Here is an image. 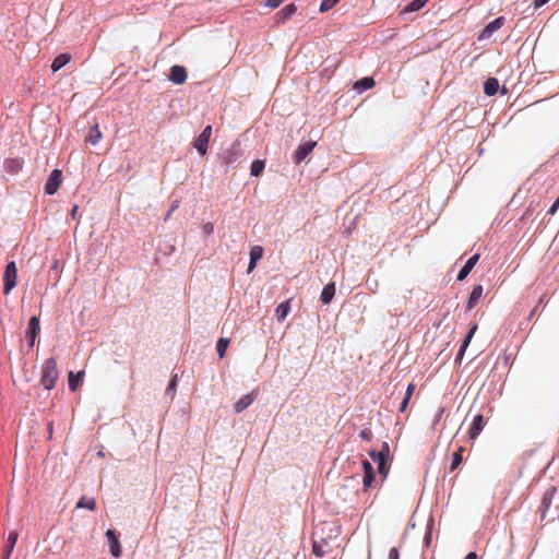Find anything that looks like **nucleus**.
<instances>
[{
  "instance_id": "obj_27",
  "label": "nucleus",
  "mask_w": 559,
  "mask_h": 559,
  "mask_svg": "<svg viewBox=\"0 0 559 559\" xmlns=\"http://www.w3.org/2000/svg\"><path fill=\"white\" fill-rule=\"evenodd\" d=\"M428 0H413L404 9L403 12H415L420 10L427 4Z\"/></svg>"
},
{
  "instance_id": "obj_39",
  "label": "nucleus",
  "mask_w": 559,
  "mask_h": 559,
  "mask_svg": "<svg viewBox=\"0 0 559 559\" xmlns=\"http://www.w3.org/2000/svg\"><path fill=\"white\" fill-rule=\"evenodd\" d=\"M558 209H559V197L556 199L554 204L550 206V209L548 211V214L549 215H555L557 213Z\"/></svg>"
},
{
  "instance_id": "obj_2",
  "label": "nucleus",
  "mask_w": 559,
  "mask_h": 559,
  "mask_svg": "<svg viewBox=\"0 0 559 559\" xmlns=\"http://www.w3.org/2000/svg\"><path fill=\"white\" fill-rule=\"evenodd\" d=\"M17 281V267L14 261L7 264L3 273V293L5 295L15 287Z\"/></svg>"
},
{
  "instance_id": "obj_34",
  "label": "nucleus",
  "mask_w": 559,
  "mask_h": 559,
  "mask_svg": "<svg viewBox=\"0 0 559 559\" xmlns=\"http://www.w3.org/2000/svg\"><path fill=\"white\" fill-rule=\"evenodd\" d=\"M373 480H374V472L364 474L362 484L366 489L371 486Z\"/></svg>"
},
{
  "instance_id": "obj_26",
  "label": "nucleus",
  "mask_w": 559,
  "mask_h": 559,
  "mask_svg": "<svg viewBox=\"0 0 559 559\" xmlns=\"http://www.w3.org/2000/svg\"><path fill=\"white\" fill-rule=\"evenodd\" d=\"M16 540H17V533L16 532H11L8 536V546L5 548V552H4V556H3V559H9L10 558V555L11 552L13 551V548L16 544Z\"/></svg>"
},
{
  "instance_id": "obj_51",
  "label": "nucleus",
  "mask_w": 559,
  "mask_h": 559,
  "mask_svg": "<svg viewBox=\"0 0 559 559\" xmlns=\"http://www.w3.org/2000/svg\"><path fill=\"white\" fill-rule=\"evenodd\" d=\"M177 207H178V203L176 202V203H174V204L171 205V207H170L169 212L167 213L166 218H168V217L170 216L171 212H173V211H175Z\"/></svg>"
},
{
  "instance_id": "obj_17",
  "label": "nucleus",
  "mask_w": 559,
  "mask_h": 559,
  "mask_svg": "<svg viewBox=\"0 0 559 559\" xmlns=\"http://www.w3.org/2000/svg\"><path fill=\"white\" fill-rule=\"evenodd\" d=\"M477 329H478V325L476 323L471 325L469 331L466 334V336H465V338H464V341H463V343H462V345H461V347L459 349V353L456 355L457 359H462V357L464 356V353H465L467 346L469 345V343H471L474 334L476 333Z\"/></svg>"
},
{
  "instance_id": "obj_24",
  "label": "nucleus",
  "mask_w": 559,
  "mask_h": 559,
  "mask_svg": "<svg viewBox=\"0 0 559 559\" xmlns=\"http://www.w3.org/2000/svg\"><path fill=\"white\" fill-rule=\"evenodd\" d=\"M290 310L289 300L280 304L275 309V316L276 319L282 322L287 317L288 312Z\"/></svg>"
},
{
  "instance_id": "obj_3",
  "label": "nucleus",
  "mask_w": 559,
  "mask_h": 559,
  "mask_svg": "<svg viewBox=\"0 0 559 559\" xmlns=\"http://www.w3.org/2000/svg\"><path fill=\"white\" fill-rule=\"evenodd\" d=\"M61 182H62V173H61V170L53 169L50 173V175H49V177H48V179H47V181L45 183V192L47 194H49V195L55 194L58 191Z\"/></svg>"
},
{
  "instance_id": "obj_52",
  "label": "nucleus",
  "mask_w": 559,
  "mask_h": 559,
  "mask_svg": "<svg viewBox=\"0 0 559 559\" xmlns=\"http://www.w3.org/2000/svg\"><path fill=\"white\" fill-rule=\"evenodd\" d=\"M442 414H443V408H440V409H439V413H438V415H437L436 421H439V420H440V418H441Z\"/></svg>"
},
{
  "instance_id": "obj_32",
  "label": "nucleus",
  "mask_w": 559,
  "mask_h": 559,
  "mask_svg": "<svg viewBox=\"0 0 559 559\" xmlns=\"http://www.w3.org/2000/svg\"><path fill=\"white\" fill-rule=\"evenodd\" d=\"M263 255V248L261 246H253L250 249V260L259 261Z\"/></svg>"
},
{
  "instance_id": "obj_37",
  "label": "nucleus",
  "mask_w": 559,
  "mask_h": 559,
  "mask_svg": "<svg viewBox=\"0 0 559 559\" xmlns=\"http://www.w3.org/2000/svg\"><path fill=\"white\" fill-rule=\"evenodd\" d=\"M359 437L365 440V441H371V438H372V433L369 429H362L360 432H359Z\"/></svg>"
},
{
  "instance_id": "obj_16",
  "label": "nucleus",
  "mask_w": 559,
  "mask_h": 559,
  "mask_svg": "<svg viewBox=\"0 0 559 559\" xmlns=\"http://www.w3.org/2000/svg\"><path fill=\"white\" fill-rule=\"evenodd\" d=\"M483 292H484V288L481 285L474 286V288L468 297L467 304H466L467 311H469L474 307H476V305L479 302V300L483 296Z\"/></svg>"
},
{
  "instance_id": "obj_50",
  "label": "nucleus",
  "mask_w": 559,
  "mask_h": 559,
  "mask_svg": "<svg viewBox=\"0 0 559 559\" xmlns=\"http://www.w3.org/2000/svg\"><path fill=\"white\" fill-rule=\"evenodd\" d=\"M78 211H79V206L78 205H74L71 210V216L72 218H76V215H78Z\"/></svg>"
},
{
  "instance_id": "obj_43",
  "label": "nucleus",
  "mask_w": 559,
  "mask_h": 559,
  "mask_svg": "<svg viewBox=\"0 0 559 559\" xmlns=\"http://www.w3.org/2000/svg\"><path fill=\"white\" fill-rule=\"evenodd\" d=\"M176 385H177V374L173 376V378L170 379L167 391H174L176 389Z\"/></svg>"
},
{
  "instance_id": "obj_12",
  "label": "nucleus",
  "mask_w": 559,
  "mask_h": 559,
  "mask_svg": "<svg viewBox=\"0 0 559 559\" xmlns=\"http://www.w3.org/2000/svg\"><path fill=\"white\" fill-rule=\"evenodd\" d=\"M484 426H485L484 416L481 414L476 415L474 417L472 426L468 430L469 439L475 440L478 437V435L480 433V431L483 430Z\"/></svg>"
},
{
  "instance_id": "obj_23",
  "label": "nucleus",
  "mask_w": 559,
  "mask_h": 559,
  "mask_svg": "<svg viewBox=\"0 0 559 559\" xmlns=\"http://www.w3.org/2000/svg\"><path fill=\"white\" fill-rule=\"evenodd\" d=\"M374 84H376V82H374L373 78L367 76V78H362L361 80L355 82L354 88L357 91H366V90L372 88L374 86Z\"/></svg>"
},
{
  "instance_id": "obj_33",
  "label": "nucleus",
  "mask_w": 559,
  "mask_h": 559,
  "mask_svg": "<svg viewBox=\"0 0 559 559\" xmlns=\"http://www.w3.org/2000/svg\"><path fill=\"white\" fill-rule=\"evenodd\" d=\"M340 0H322L320 4V11L326 12L331 10Z\"/></svg>"
},
{
  "instance_id": "obj_28",
  "label": "nucleus",
  "mask_w": 559,
  "mask_h": 559,
  "mask_svg": "<svg viewBox=\"0 0 559 559\" xmlns=\"http://www.w3.org/2000/svg\"><path fill=\"white\" fill-rule=\"evenodd\" d=\"M265 164L261 159H255L250 167V174L254 177H258L264 170Z\"/></svg>"
},
{
  "instance_id": "obj_22",
  "label": "nucleus",
  "mask_w": 559,
  "mask_h": 559,
  "mask_svg": "<svg viewBox=\"0 0 559 559\" xmlns=\"http://www.w3.org/2000/svg\"><path fill=\"white\" fill-rule=\"evenodd\" d=\"M102 136L103 135H102V132L99 130V127H98L97 123H95V124H93L91 127L90 133L86 136L85 141L90 142L93 145H95V144H97L100 141Z\"/></svg>"
},
{
  "instance_id": "obj_29",
  "label": "nucleus",
  "mask_w": 559,
  "mask_h": 559,
  "mask_svg": "<svg viewBox=\"0 0 559 559\" xmlns=\"http://www.w3.org/2000/svg\"><path fill=\"white\" fill-rule=\"evenodd\" d=\"M83 377V372H79V373H74V372H70L69 373V388L71 391H75L79 386V382L81 381Z\"/></svg>"
},
{
  "instance_id": "obj_45",
  "label": "nucleus",
  "mask_w": 559,
  "mask_h": 559,
  "mask_svg": "<svg viewBox=\"0 0 559 559\" xmlns=\"http://www.w3.org/2000/svg\"><path fill=\"white\" fill-rule=\"evenodd\" d=\"M236 159H237V155L234 153H228L227 156L225 157V160L227 164L234 163Z\"/></svg>"
},
{
  "instance_id": "obj_19",
  "label": "nucleus",
  "mask_w": 559,
  "mask_h": 559,
  "mask_svg": "<svg viewBox=\"0 0 559 559\" xmlns=\"http://www.w3.org/2000/svg\"><path fill=\"white\" fill-rule=\"evenodd\" d=\"M71 60V56L69 53H60L58 55L52 63H51V70L53 72L59 71L61 68H63L67 63H69Z\"/></svg>"
},
{
  "instance_id": "obj_7",
  "label": "nucleus",
  "mask_w": 559,
  "mask_h": 559,
  "mask_svg": "<svg viewBox=\"0 0 559 559\" xmlns=\"http://www.w3.org/2000/svg\"><path fill=\"white\" fill-rule=\"evenodd\" d=\"M24 166V160L20 157H11L4 160V170L11 176H16Z\"/></svg>"
},
{
  "instance_id": "obj_40",
  "label": "nucleus",
  "mask_w": 559,
  "mask_h": 559,
  "mask_svg": "<svg viewBox=\"0 0 559 559\" xmlns=\"http://www.w3.org/2000/svg\"><path fill=\"white\" fill-rule=\"evenodd\" d=\"M416 385L414 383H409L406 389L405 397L412 399L415 392Z\"/></svg>"
},
{
  "instance_id": "obj_6",
  "label": "nucleus",
  "mask_w": 559,
  "mask_h": 559,
  "mask_svg": "<svg viewBox=\"0 0 559 559\" xmlns=\"http://www.w3.org/2000/svg\"><path fill=\"white\" fill-rule=\"evenodd\" d=\"M40 332V325H39V319L38 317H32L28 321V326H27V330H26V337L28 338L29 343V347H33L34 344H35V340L37 337V335L39 334Z\"/></svg>"
},
{
  "instance_id": "obj_31",
  "label": "nucleus",
  "mask_w": 559,
  "mask_h": 559,
  "mask_svg": "<svg viewBox=\"0 0 559 559\" xmlns=\"http://www.w3.org/2000/svg\"><path fill=\"white\" fill-rule=\"evenodd\" d=\"M229 341L227 338H219L216 345V350L219 358L225 356L226 349L228 347Z\"/></svg>"
},
{
  "instance_id": "obj_18",
  "label": "nucleus",
  "mask_w": 559,
  "mask_h": 559,
  "mask_svg": "<svg viewBox=\"0 0 559 559\" xmlns=\"http://www.w3.org/2000/svg\"><path fill=\"white\" fill-rule=\"evenodd\" d=\"M389 445L386 442L383 443L381 450L379 452L372 450L369 452L370 457L379 464V462H385L389 456Z\"/></svg>"
},
{
  "instance_id": "obj_15",
  "label": "nucleus",
  "mask_w": 559,
  "mask_h": 559,
  "mask_svg": "<svg viewBox=\"0 0 559 559\" xmlns=\"http://www.w3.org/2000/svg\"><path fill=\"white\" fill-rule=\"evenodd\" d=\"M297 11V7L294 3L285 5L281 11L276 13V20L278 23L284 24L289 20Z\"/></svg>"
},
{
  "instance_id": "obj_10",
  "label": "nucleus",
  "mask_w": 559,
  "mask_h": 559,
  "mask_svg": "<svg viewBox=\"0 0 559 559\" xmlns=\"http://www.w3.org/2000/svg\"><path fill=\"white\" fill-rule=\"evenodd\" d=\"M503 22H504V17L503 16H499L496 20L491 21L483 29V32L480 33L478 39L483 40V39L490 38L491 35L503 25Z\"/></svg>"
},
{
  "instance_id": "obj_11",
  "label": "nucleus",
  "mask_w": 559,
  "mask_h": 559,
  "mask_svg": "<svg viewBox=\"0 0 559 559\" xmlns=\"http://www.w3.org/2000/svg\"><path fill=\"white\" fill-rule=\"evenodd\" d=\"M106 537L108 539L110 554L118 558L121 555V546L118 539V536L116 535V532L114 530H108L106 532Z\"/></svg>"
},
{
  "instance_id": "obj_49",
  "label": "nucleus",
  "mask_w": 559,
  "mask_h": 559,
  "mask_svg": "<svg viewBox=\"0 0 559 559\" xmlns=\"http://www.w3.org/2000/svg\"><path fill=\"white\" fill-rule=\"evenodd\" d=\"M464 559H478V556H477V554H476V552L471 551V552H468V554L465 556V558H464Z\"/></svg>"
},
{
  "instance_id": "obj_21",
  "label": "nucleus",
  "mask_w": 559,
  "mask_h": 559,
  "mask_svg": "<svg viewBox=\"0 0 559 559\" xmlns=\"http://www.w3.org/2000/svg\"><path fill=\"white\" fill-rule=\"evenodd\" d=\"M334 295H335V285H334V283H330L323 288V290L321 293L322 304H324V305L330 304L331 300L333 299Z\"/></svg>"
},
{
  "instance_id": "obj_5",
  "label": "nucleus",
  "mask_w": 559,
  "mask_h": 559,
  "mask_svg": "<svg viewBox=\"0 0 559 559\" xmlns=\"http://www.w3.org/2000/svg\"><path fill=\"white\" fill-rule=\"evenodd\" d=\"M316 145V141H308L299 144L294 154V163L300 164L312 152Z\"/></svg>"
},
{
  "instance_id": "obj_47",
  "label": "nucleus",
  "mask_w": 559,
  "mask_h": 559,
  "mask_svg": "<svg viewBox=\"0 0 559 559\" xmlns=\"http://www.w3.org/2000/svg\"><path fill=\"white\" fill-rule=\"evenodd\" d=\"M203 228H204V231H205V233L210 234V233H212V231H213V228H214V227H213V224H211V223H206V224L204 225V227H203Z\"/></svg>"
},
{
  "instance_id": "obj_9",
  "label": "nucleus",
  "mask_w": 559,
  "mask_h": 559,
  "mask_svg": "<svg viewBox=\"0 0 559 559\" xmlns=\"http://www.w3.org/2000/svg\"><path fill=\"white\" fill-rule=\"evenodd\" d=\"M169 81L175 84H183L187 80V70L182 66L175 64L170 68Z\"/></svg>"
},
{
  "instance_id": "obj_13",
  "label": "nucleus",
  "mask_w": 559,
  "mask_h": 559,
  "mask_svg": "<svg viewBox=\"0 0 559 559\" xmlns=\"http://www.w3.org/2000/svg\"><path fill=\"white\" fill-rule=\"evenodd\" d=\"M479 260V254L476 253L474 255H472L465 263V265L460 270L459 274H457V281H464L467 275L471 273V271L473 270V267L475 266V264L478 262Z\"/></svg>"
},
{
  "instance_id": "obj_30",
  "label": "nucleus",
  "mask_w": 559,
  "mask_h": 559,
  "mask_svg": "<svg viewBox=\"0 0 559 559\" xmlns=\"http://www.w3.org/2000/svg\"><path fill=\"white\" fill-rule=\"evenodd\" d=\"M464 449L463 448H460L457 451H455L452 455V463H451V471H454L456 469L460 464L462 463V453H463Z\"/></svg>"
},
{
  "instance_id": "obj_20",
  "label": "nucleus",
  "mask_w": 559,
  "mask_h": 559,
  "mask_svg": "<svg viewBox=\"0 0 559 559\" xmlns=\"http://www.w3.org/2000/svg\"><path fill=\"white\" fill-rule=\"evenodd\" d=\"M499 82L496 78H489L484 83V93L488 96H492L498 92Z\"/></svg>"
},
{
  "instance_id": "obj_41",
  "label": "nucleus",
  "mask_w": 559,
  "mask_h": 559,
  "mask_svg": "<svg viewBox=\"0 0 559 559\" xmlns=\"http://www.w3.org/2000/svg\"><path fill=\"white\" fill-rule=\"evenodd\" d=\"M283 2V0H266L265 1V5L266 7H270V8H277L281 3Z\"/></svg>"
},
{
  "instance_id": "obj_25",
  "label": "nucleus",
  "mask_w": 559,
  "mask_h": 559,
  "mask_svg": "<svg viewBox=\"0 0 559 559\" xmlns=\"http://www.w3.org/2000/svg\"><path fill=\"white\" fill-rule=\"evenodd\" d=\"M76 508H79V509L84 508V509L94 511L96 509V501L94 498L84 496L78 501Z\"/></svg>"
},
{
  "instance_id": "obj_44",
  "label": "nucleus",
  "mask_w": 559,
  "mask_h": 559,
  "mask_svg": "<svg viewBox=\"0 0 559 559\" xmlns=\"http://www.w3.org/2000/svg\"><path fill=\"white\" fill-rule=\"evenodd\" d=\"M409 401H411V399H408V397H404L403 399V401L401 403V406H400V412L401 413H404L406 411Z\"/></svg>"
},
{
  "instance_id": "obj_1",
  "label": "nucleus",
  "mask_w": 559,
  "mask_h": 559,
  "mask_svg": "<svg viewBox=\"0 0 559 559\" xmlns=\"http://www.w3.org/2000/svg\"><path fill=\"white\" fill-rule=\"evenodd\" d=\"M59 378L57 361L55 358H48L43 366L40 383L47 390H52Z\"/></svg>"
},
{
  "instance_id": "obj_14",
  "label": "nucleus",
  "mask_w": 559,
  "mask_h": 559,
  "mask_svg": "<svg viewBox=\"0 0 559 559\" xmlns=\"http://www.w3.org/2000/svg\"><path fill=\"white\" fill-rule=\"evenodd\" d=\"M257 393L254 391L243 395L239 401H237L234 405L236 413H241L245 411L252 402L255 400Z\"/></svg>"
},
{
  "instance_id": "obj_36",
  "label": "nucleus",
  "mask_w": 559,
  "mask_h": 559,
  "mask_svg": "<svg viewBox=\"0 0 559 559\" xmlns=\"http://www.w3.org/2000/svg\"><path fill=\"white\" fill-rule=\"evenodd\" d=\"M378 471L379 473L385 477L388 475V472H389V467L386 466V461L385 462H379L378 464Z\"/></svg>"
},
{
  "instance_id": "obj_46",
  "label": "nucleus",
  "mask_w": 559,
  "mask_h": 559,
  "mask_svg": "<svg viewBox=\"0 0 559 559\" xmlns=\"http://www.w3.org/2000/svg\"><path fill=\"white\" fill-rule=\"evenodd\" d=\"M549 0H534L533 1V5L535 9H538L540 7H543L544 4H546Z\"/></svg>"
},
{
  "instance_id": "obj_8",
  "label": "nucleus",
  "mask_w": 559,
  "mask_h": 559,
  "mask_svg": "<svg viewBox=\"0 0 559 559\" xmlns=\"http://www.w3.org/2000/svg\"><path fill=\"white\" fill-rule=\"evenodd\" d=\"M555 495H556L555 486H550L549 488H547L545 490L542 501H540V507H539V510L542 512V520L545 519L546 512L549 509V507L551 506Z\"/></svg>"
},
{
  "instance_id": "obj_35",
  "label": "nucleus",
  "mask_w": 559,
  "mask_h": 559,
  "mask_svg": "<svg viewBox=\"0 0 559 559\" xmlns=\"http://www.w3.org/2000/svg\"><path fill=\"white\" fill-rule=\"evenodd\" d=\"M312 551L316 556L318 557H321L325 554V550L323 548V545H321L320 543H318L317 540L313 542V545H312Z\"/></svg>"
},
{
  "instance_id": "obj_38",
  "label": "nucleus",
  "mask_w": 559,
  "mask_h": 559,
  "mask_svg": "<svg viewBox=\"0 0 559 559\" xmlns=\"http://www.w3.org/2000/svg\"><path fill=\"white\" fill-rule=\"evenodd\" d=\"M362 469H364V474L374 472L373 466L367 460L362 461Z\"/></svg>"
},
{
  "instance_id": "obj_48",
  "label": "nucleus",
  "mask_w": 559,
  "mask_h": 559,
  "mask_svg": "<svg viewBox=\"0 0 559 559\" xmlns=\"http://www.w3.org/2000/svg\"><path fill=\"white\" fill-rule=\"evenodd\" d=\"M255 265H257V261L250 260L249 265H248V273H251L254 270Z\"/></svg>"
},
{
  "instance_id": "obj_42",
  "label": "nucleus",
  "mask_w": 559,
  "mask_h": 559,
  "mask_svg": "<svg viewBox=\"0 0 559 559\" xmlns=\"http://www.w3.org/2000/svg\"><path fill=\"white\" fill-rule=\"evenodd\" d=\"M389 559H400V551L396 547L391 548Z\"/></svg>"
},
{
  "instance_id": "obj_4",
  "label": "nucleus",
  "mask_w": 559,
  "mask_h": 559,
  "mask_svg": "<svg viewBox=\"0 0 559 559\" xmlns=\"http://www.w3.org/2000/svg\"><path fill=\"white\" fill-rule=\"evenodd\" d=\"M212 135V127L206 126L201 134L195 139L193 146L198 150L201 155H205L210 138Z\"/></svg>"
}]
</instances>
